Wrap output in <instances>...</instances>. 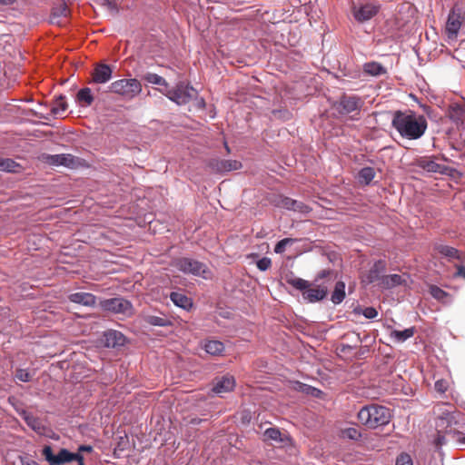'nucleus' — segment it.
Here are the masks:
<instances>
[{
    "label": "nucleus",
    "mask_w": 465,
    "mask_h": 465,
    "mask_svg": "<svg viewBox=\"0 0 465 465\" xmlns=\"http://www.w3.org/2000/svg\"><path fill=\"white\" fill-rule=\"evenodd\" d=\"M391 124L402 137L410 140L420 138L428 125L423 115H418L412 111H396Z\"/></svg>",
    "instance_id": "obj_1"
},
{
    "label": "nucleus",
    "mask_w": 465,
    "mask_h": 465,
    "mask_svg": "<svg viewBox=\"0 0 465 465\" xmlns=\"http://www.w3.org/2000/svg\"><path fill=\"white\" fill-rule=\"evenodd\" d=\"M391 417L390 409L378 404L366 405L358 412L359 421L371 429L388 424Z\"/></svg>",
    "instance_id": "obj_2"
},
{
    "label": "nucleus",
    "mask_w": 465,
    "mask_h": 465,
    "mask_svg": "<svg viewBox=\"0 0 465 465\" xmlns=\"http://www.w3.org/2000/svg\"><path fill=\"white\" fill-rule=\"evenodd\" d=\"M162 93L178 105H183L192 101L197 94V91L189 84L179 82L173 88Z\"/></svg>",
    "instance_id": "obj_3"
},
{
    "label": "nucleus",
    "mask_w": 465,
    "mask_h": 465,
    "mask_svg": "<svg viewBox=\"0 0 465 465\" xmlns=\"http://www.w3.org/2000/svg\"><path fill=\"white\" fill-rule=\"evenodd\" d=\"M172 265L183 273L201 276L204 279H207L210 274L204 263L187 257L173 260Z\"/></svg>",
    "instance_id": "obj_4"
},
{
    "label": "nucleus",
    "mask_w": 465,
    "mask_h": 465,
    "mask_svg": "<svg viewBox=\"0 0 465 465\" xmlns=\"http://www.w3.org/2000/svg\"><path fill=\"white\" fill-rule=\"evenodd\" d=\"M110 92L133 99L142 92V84L135 78L120 79L113 82L109 86Z\"/></svg>",
    "instance_id": "obj_5"
},
{
    "label": "nucleus",
    "mask_w": 465,
    "mask_h": 465,
    "mask_svg": "<svg viewBox=\"0 0 465 465\" xmlns=\"http://www.w3.org/2000/svg\"><path fill=\"white\" fill-rule=\"evenodd\" d=\"M99 306L106 312L131 315L133 313L132 303L124 298L115 297L100 301Z\"/></svg>",
    "instance_id": "obj_6"
},
{
    "label": "nucleus",
    "mask_w": 465,
    "mask_h": 465,
    "mask_svg": "<svg viewBox=\"0 0 465 465\" xmlns=\"http://www.w3.org/2000/svg\"><path fill=\"white\" fill-rule=\"evenodd\" d=\"M42 454L49 465H64L65 463L75 460L79 455V453L70 452L66 449H61L59 452L54 455L53 453L52 447L49 445L44 447Z\"/></svg>",
    "instance_id": "obj_7"
},
{
    "label": "nucleus",
    "mask_w": 465,
    "mask_h": 465,
    "mask_svg": "<svg viewBox=\"0 0 465 465\" xmlns=\"http://www.w3.org/2000/svg\"><path fill=\"white\" fill-rule=\"evenodd\" d=\"M465 21V16L460 8L454 6L447 19L446 23V32L448 37L450 39H456L459 34V31Z\"/></svg>",
    "instance_id": "obj_8"
},
{
    "label": "nucleus",
    "mask_w": 465,
    "mask_h": 465,
    "mask_svg": "<svg viewBox=\"0 0 465 465\" xmlns=\"http://www.w3.org/2000/svg\"><path fill=\"white\" fill-rule=\"evenodd\" d=\"M42 162L54 166H65L69 168H74L78 163V158L74 157L70 153H62V154H49L43 153L40 156Z\"/></svg>",
    "instance_id": "obj_9"
},
{
    "label": "nucleus",
    "mask_w": 465,
    "mask_h": 465,
    "mask_svg": "<svg viewBox=\"0 0 465 465\" xmlns=\"http://www.w3.org/2000/svg\"><path fill=\"white\" fill-rule=\"evenodd\" d=\"M361 100L356 96L342 95L335 107L341 114H360Z\"/></svg>",
    "instance_id": "obj_10"
},
{
    "label": "nucleus",
    "mask_w": 465,
    "mask_h": 465,
    "mask_svg": "<svg viewBox=\"0 0 465 465\" xmlns=\"http://www.w3.org/2000/svg\"><path fill=\"white\" fill-rule=\"evenodd\" d=\"M447 116L457 127L463 125L465 124V100L450 103L448 106Z\"/></svg>",
    "instance_id": "obj_11"
},
{
    "label": "nucleus",
    "mask_w": 465,
    "mask_h": 465,
    "mask_svg": "<svg viewBox=\"0 0 465 465\" xmlns=\"http://www.w3.org/2000/svg\"><path fill=\"white\" fill-rule=\"evenodd\" d=\"M416 165L426 172L447 174L450 168L435 162L433 157L423 156L416 160Z\"/></svg>",
    "instance_id": "obj_12"
},
{
    "label": "nucleus",
    "mask_w": 465,
    "mask_h": 465,
    "mask_svg": "<svg viewBox=\"0 0 465 465\" xmlns=\"http://www.w3.org/2000/svg\"><path fill=\"white\" fill-rule=\"evenodd\" d=\"M208 166L214 173H226L241 169L242 163L236 160L212 159L209 161Z\"/></svg>",
    "instance_id": "obj_13"
},
{
    "label": "nucleus",
    "mask_w": 465,
    "mask_h": 465,
    "mask_svg": "<svg viewBox=\"0 0 465 465\" xmlns=\"http://www.w3.org/2000/svg\"><path fill=\"white\" fill-rule=\"evenodd\" d=\"M386 270V262L379 260L374 262L373 266L361 276V282L371 284L377 281L381 282V273Z\"/></svg>",
    "instance_id": "obj_14"
},
{
    "label": "nucleus",
    "mask_w": 465,
    "mask_h": 465,
    "mask_svg": "<svg viewBox=\"0 0 465 465\" xmlns=\"http://www.w3.org/2000/svg\"><path fill=\"white\" fill-rule=\"evenodd\" d=\"M453 419H454L453 416L450 414H447L445 417L440 418V420L437 423V428L439 429L438 435L435 440V443L437 446L440 447V446L445 444V442H446L445 435H442L441 433H445V434L452 433L453 430L451 429V422H452Z\"/></svg>",
    "instance_id": "obj_15"
},
{
    "label": "nucleus",
    "mask_w": 465,
    "mask_h": 465,
    "mask_svg": "<svg viewBox=\"0 0 465 465\" xmlns=\"http://www.w3.org/2000/svg\"><path fill=\"white\" fill-rule=\"evenodd\" d=\"M126 338L125 336L119 331L116 330H108L104 332L103 335V342L104 346L109 348H116L121 347L125 344Z\"/></svg>",
    "instance_id": "obj_16"
},
{
    "label": "nucleus",
    "mask_w": 465,
    "mask_h": 465,
    "mask_svg": "<svg viewBox=\"0 0 465 465\" xmlns=\"http://www.w3.org/2000/svg\"><path fill=\"white\" fill-rule=\"evenodd\" d=\"M380 10V5L365 4L354 10V17L359 22H365L375 16Z\"/></svg>",
    "instance_id": "obj_17"
},
{
    "label": "nucleus",
    "mask_w": 465,
    "mask_h": 465,
    "mask_svg": "<svg viewBox=\"0 0 465 465\" xmlns=\"http://www.w3.org/2000/svg\"><path fill=\"white\" fill-rule=\"evenodd\" d=\"M112 68L108 64H98L92 73L93 81L96 84L107 83L112 77Z\"/></svg>",
    "instance_id": "obj_18"
},
{
    "label": "nucleus",
    "mask_w": 465,
    "mask_h": 465,
    "mask_svg": "<svg viewBox=\"0 0 465 465\" xmlns=\"http://www.w3.org/2000/svg\"><path fill=\"white\" fill-rule=\"evenodd\" d=\"M234 387H235V380H234L233 376L225 375L217 381V382L213 386V391L216 394H223V393L232 391L234 389Z\"/></svg>",
    "instance_id": "obj_19"
},
{
    "label": "nucleus",
    "mask_w": 465,
    "mask_h": 465,
    "mask_svg": "<svg viewBox=\"0 0 465 465\" xmlns=\"http://www.w3.org/2000/svg\"><path fill=\"white\" fill-rule=\"evenodd\" d=\"M70 302L82 304L84 306L93 307L96 303V297L90 292H74L68 296Z\"/></svg>",
    "instance_id": "obj_20"
},
{
    "label": "nucleus",
    "mask_w": 465,
    "mask_h": 465,
    "mask_svg": "<svg viewBox=\"0 0 465 465\" xmlns=\"http://www.w3.org/2000/svg\"><path fill=\"white\" fill-rule=\"evenodd\" d=\"M435 250L440 254L447 257L450 261L458 260L462 262L465 260V256L463 255V253H461L459 250H457L454 247L444 244H438L435 246Z\"/></svg>",
    "instance_id": "obj_21"
},
{
    "label": "nucleus",
    "mask_w": 465,
    "mask_h": 465,
    "mask_svg": "<svg viewBox=\"0 0 465 465\" xmlns=\"http://www.w3.org/2000/svg\"><path fill=\"white\" fill-rule=\"evenodd\" d=\"M406 284V279L400 274L383 275L381 278L380 285L384 289H391L396 286Z\"/></svg>",
    "instance_id": "obj_22"
},
{
    "label": "nucleus",
    "mask_w": 465,
    "mask_h": 465,
    "mask_svg": "<svg viewBox=\"0 0 465 465\" xmlns=\"http://www.w3.org/2000/svg\"><path fill=\"white\" fill-rule=\"evenodd\" d=\"M327 295V289L325 287L307 288L302 292V297L310 302H319L324 299Z\"/></svg>",
    "instance_id": "obj_23"
},
{
    "label": "nucleus",
    "mask_w": 465,
    "mask_h": 465,
    "mask_svg": "<svg viewBox=\"0 0 465 465\" xmlns=\"http://www.w3.org/2000/svg\"><path fill=\"white\" fill-rule=\"evenodd\" d=\"M171 301L178 307L189 310L193 307L192 300L183 292H173L170 294Z\"/></svg>",
    "instance_id": "obj_24"
},
{
    "label": "nucleus",
    "mask_w": 465,
    "mask_h": 465,
    "mask_svg": "<svg viewBox=\"0 0 465 465\" xmlns=\"http://www.w3.org/2000/svg\"><path fill=\"white\" fill-rule=\"evenodd\" d=\"M203 348L207 353L213 356L223 355L225 349L224 344L217 340L205 341Z\"/></svg>",
    "instance_id": "obj_25"
},
{
    "label": "nucleus",
    "mask_w": 465,
    "mask_h": 465,
    "mask_svg": "<svg viewBox=\"0 0 465 465\" xmlns=\"http://www.w3.org/2000/svg\"><path fill=\"white\" fill-rule=\"evenodd\" d=\"M363 70L366 74L372 76H379L386 74V68L377 62L366 63L363 66Z\"/></svg>",
    "instance_id": "obj_26"
},
{
    "label": "nucleus",
    "mask_w": 465,
    "mask_h": 465,
    "mask_svg": "<svg viewBox=\"0 0 465 465\" xmlns=\"http://www.w3.org/2000/svg\"><path fill=\"white\" fill-rule=\"evenodd\" d=\"M414 7L410 3H402L398 6V14H397V20L401 24V25H403L409 22L408 19L403 20V18L400 17L401 14H407L408 17H412L414 15Z\"/></svg>",
    "instance_id": "obj_27"
},
{
    "label": "nucleus",
    "mask_w": 465,
    "mask_h": 465,
    "mask_svg": "<svg viewBox=\"0 0 465 465\" xmlns=\"http://www.w3.org/2000/svg\"><path fill=\"white\" fill-rule=\"evenodd\" d=\"M67 103L64 95H59L54 102L51 114L54 116L63 114L67 110Z\"/></svg>",
    "instance_id": "obj_28"
},
{
    "label": "nucleus",
    "mask_w": 465,
    "mask_h": 465,
    "mask_svg": "<svg viewBox=\"0 0 465 465\" xmlns=\"http://www.w3.org/2000/svg\"><path fill=\"white\" fill-rule=\"evenodd\" d=\"M345 298V283L343 282H337L334 290L331 293V302L335 304L341 303Z\"/></svg>",
    "instance_id": "obj_29"
},
{
    "label": "nucleus",
    "mask_w": 465,
    "mask_h": 465,
    "mask_svg": "<svg viewBox=\"0 0 465 465\" xmlns=\"http://www.w3.org/2000/svg\"><path fill=\"white\" fill-rule=\"evenodd\" d=\"M414 327L405 329L403 331L394 330L391 336L398 342H403L414 335Z\"/></svg>",
    "instance_id": "obj_30"
},
{
    "label": "nucleus",
    "mask_w": 465,
    "mask_h": 465,
    "mask_svg": "<svg viewBox=\"0 0 465 465\" xmlns=\"http://www.w3.org/2000/svg\"><path fill=\"white\" fill-rule=\"evenodd\" d=\"M375 177V171L372 167H364L359 172V181L361 183L369 184Z\"/></svg>",
    "instance_id": "obj_31"
},
{
    "label": "nucleus",
    "mask_w": 465,
    "mask_h": 465,
    "mask_svg": "<svg viewBox=\"0 0 465 465\" xmlns=\"http://www.w3.org/2000/svg\"><path fill=\"white\" fill-rule=\"evenodd\" d=\"M143 79L149 84L162 85L164 87L168 86V83L166 82V80L154 73H146L145 74H143Z\"/></svg>",
    "instance_id": "obj_32"
},
{
    "label": "nucleus",
    "mask_w": 465,
    "mask_h": 465,
    "mask_svg": "<svg viewBox=\"0 0 465 465\" xmlns=\"http://www.w3.org/2000/svg\"><path fill=\"white\" fill-rule=\"evenodd\" d=\"M77 100L79 103H84L85 105H90L94 101L91 89L88 87L81 89L77 93Z\"/></svg>",
    "instance_id": "obj_33"
},
{
    "label": "nucleus",
    "mask_w": 465,
    "mask_h": 465,
    "mask_svg": "<svg viewBox=\"0 0 465 465\" xmlns=\"http://www.w3.org/2000/svg\"><path fill=\"white\" fill-rule=\"evenodd\" d=\"M266 440H271L279 443L283 442L282 433L277 428H269L264 431Z\"/></svg>",
    "instance_id": "obj_34"
},
{
    "label": "nucleus",
    "mask_w": 465,
    "mask_h": 465,
    "mask_svg": "<svg viewBox=\"0 0 465 465\" xmlns=\"http://www.w3.org/2000/svg\"><path fill=\"white\" fill-rule=\"evenodd\" d=\"M19 165L12 159H0V170L15 173Z\"/></svg>",
    "instance_id": "obj_35"
},
{
    "label": "nucleus",
    "mask_w": 465,
    "mask_h": 465,
    "mask_svg": "<svg viewBox=\"0 0 465 465\" xmlns=\"http://www.w3.org/2000/svg\"><path fill=\"white\" fill-rule=\"evenodd\" d=\"M289 284L302 292L310 286V283L302 278H292L287 281Z\"/></svg>",
    "instance_id": "obj_36"
},
{
    "label": "nucleus",
    "mask_w": 465,
    "mask_h": 465,
    "mask_svg": "<svg viewBox=\"0 0 465 465\" xmlns=\"http://www.w3.org/2000/svg\"><path fill=\"white\" fill-rule=\"evenodd\" d=\"M430 294L439 301H443L448 296L445 291L436 285L430 286Z\"/></svg>",
    "instance_id": "obj_37"
},
{
    "label": "nucleus",
    "mask_w": 465,
    "mask_h": 465,
    "mask_svg": "<svg viewBox=\"0 0 465 465\" xmlns=\"http://www.w3.org/2000/svg\"><path fill=\"white\" fill-rule=\"evenodd\" d=\"M395 465H413V460L410 454L401 452L397 458Z\"/></svg>",
    "instance_id": "obj_38"
},
{
    "label": "nucleus",
    "mask_w": 465,
    "mask_h": 465,
    "mask_svg": "<svg viewBox=\"0 0 465 465\" xmlns=\"http://www.w3.org/2000/svg\"><path fill=\"white\" fill-rule=\"evenodd\" d=\"M15 377L18 381H23V382L30 381L31 379H32L31 373L28 371L25 370V369H17L15 371Z\"/></svg>",
    "instance_id": "obj_39"
},
{
    "label": "nucleus",
    "mask_w": 465,
    "mask_h": 465,
    "mask_svg": "<svg viewBox=\"0 0 465 465\" xmlns=\"http://www.w3.org/2000/svg\"><path fill=\"white\" fill-rule=\"evenodd\" d=\"M298 385V390L302 391V392H305L307 394H312V396H318L319 393H321L322 391L318 389H315L313 387H311V386H308L306 384H302V383H297Z\"/></svg>",
    "instance_id": "obj_40"
},
{
    "label": "nucleus",
    "mask_w": 465,
    "mask_h": 465,
    "mask_svg": "<svg viewBox=\"0 0 465 465\" xmlns=\"http://www.w3.org/2000/svg\"><path fill=\"white\" fill-rule=\"evenodd\" d=\"M450 386L449 381L445 379H440L435 381L434 387L435 390L440 393H444L448 391Z\"/></svg>",
    "instance_id": "obj_41"
},
{
    "label": "nucleus",
    "mask_w": 465,
    "mask_h": 465,
    "mask_svg": "<svg viewBox=\"0 0 465 465\" xmlns=\"http://www.w3.org/2000/svg\"><path fill=\"white\" fill-rule=\"evenodd\" d=\"M293 239L292 238H284L277 242V244L274 247V252L276 253H282L285 251L286 246L292 242Z\"/></svg>",
    "instance_id": "obj_42"
},
{
    "label": "nucleus",
    "mask_w": 465,
    "mask_h": 465,
    "mask_svg": "<svg viewBox=\"0 0 465 465\" xmlns=\"http://www.w3.org/2000/svg\"><path fill=\"white\" fill-rule=\"evenodd\" d=\"M344 437L351 440H358L361 437V433L355 428H348L343 430Z\"/></svg>",
    "instance_id": "obj_43"
},
{
    "label": "nucleus",
    "mask_w": 465,
    "mask_h": 465,
    "mask_svg": "<svg viewBox=\"0 0 465 465\" xmlns=\"http://www.w3.org/2000/svg\"><path fill=\"white\" fill-rule=\"evenodd\" d=\"M293 204H295V200L291 199L289 197H282L281 198L280 202L278 203V205L280 207L292 210V207H293Z\"/></svg>",
    "instance_id": "obj_44"
},
{
    "label": "nucleus",
    "mask_w": 465,
    "mask_h": 465,
    "mask_svg": "<svg viewBox=\"0 0 465 465\" xmlns=\"http://www.w3.org/2000/svg\"><path fill=\"white\" fill-rule=\"evenodd\" d=\"M257 268L261 271L268 270L272 265V261L268 257H263L257 262Z\"/></svg>",
    "instance_id": "obj_45"
},
{
    "label": "nucleus",
    "mask_w": 465,
    "mask_h": 465,
    "mask_svg": "<svg viewBox=\"0 0 465 465\" xmlns=\"http://www.w3.org/2000/svg\"><path fill=\"white\" fill-rule=\"evenodd\" d=\"M25 421L34 430L38 431L41 429L40 422L33 416L25 417Z\"/></svg>",
    "instance_id": "obj_46"
},
{
    "label": "nucleus",
    "mask_w": 465,
    "mask_h": 465,
    "mask_svg": "<svg viewBox=\"0 0 465 465\" xmlns=\"http://www.w3.org/2000/svg\"><path fill=\"white\" fill-rule=\"evenodd\" d=\"M292 211H297V212H300V213H309L311 211L309 206H307L303 203L298 202L296 200H295V204H293V207H292Z\"/></svg>",
    "instance_id": "obj_47"
},
{
    "label": "nucleus",
    "mask_w": 465,
    "mask_h": 465,
    "mask_svg": "<svg viewBox=\"0 0 465 465\" xmlns=\"http://www.w3.org/2000/svg\"><path fill=\"white\" fill-rule=\"evenodd\" d=\"M362 314L367 319H373V318H375L378 315V312L373 307H366L363 310Z\"/></svg>",
    "instance_id": "obj_48"
},
{
    "label": "nucleus",
    "mask_w": 465,
    "mask_h": 465,
    "mask_svg": "<svg viewBox=\"0 0 465 465\" xmlns=\"http://www.w3.org/2000/svg\"><path fill=\"white\" fill-rule=\"evenodd\" d=\"M69 10L65 4L61 5L58 8L54 9V15L58 16H67Z\"/></svg>",
    "instance_id": "obj_49"
},
{
    "label": "nucleus",
    "mask_w": 465,
    "mask_h": 465,
    "mask_svg": "<svg viewBox=\"0 0 465 465\" xmlns=\"http://www.w3.org/2000/svg\"><path fill=\"white\" fill-rule=\"evenodd\" d=\"M104 5L112 14L117 13V6L114 0H104Z\"/></svg>",
    "instance_id": "obj_50"
},
{
    "label": "nucleus",
    "mask_w": 465,
    "mask_h": 465,
    "mask_svg": "<svg viewBox=\"0 0 465 465\" xmlns=\"http://www.w3.org/2000/svg\"><path fill=\"white\" fill-rule=\"evenodd\" d=\"M456 272L454 273V277H461L465 279V267L463 265H455Z\"/></svg>",
    "instance_id": "obj_51"
},
{
    "label": "nucleus",
    "mask_w": 465,
    "mask_h": 465,
    "mask_svg": "<svg viewBox=\"0 0 465 465\" xmlns=\"http://www.w3.org/2000/svg\"><path fill=\"white\" fill-rule=\"evenodd\" d=\"M93 447L90 445H81L78 448V453L81 454V452H92Z\"/></svg>",
    "instance_id": "obj_52"
},
{
    "label": "nucleus",
    "mask_w": 465,
    "mask_h": 465,
    "mask_svg": "<svg viewBox=\"0 0 465 465\" xmlns=\"http://www.w3.org/2000/svg\"><path fill=\"white\" fill-rule=\"evenodd\" d=\"M22 465H40L38 462L33 460H23Z\"/></svg>",
    "instance_id": "obj_53"
},
{
    "label": "nucleus",
    "mask_w": 465,
    "mask_h": 465,
    "mask_svg": "<svg viewBox=\"0 0 465 465\" xmlns=\"http://www.w3.org/2000/svg\"><path fill=\"white\" fill-rule=\"evenodd\" d=\"M15 0H0V5H9L15 3Z\"/></svg>",
    "instance_id": "obj_54"
},
{
    "label": "nucleus",
    "mask_w": 465,
    "mask_h": 465,
    "mask_svg": "<svg viewBox=\"0 0 465 465\" xmlns=\"http://www.w3.org/2000/svg\"><path fill=\"white\" fill-rule=\"evenodd\" d=\"M75 461L78 462V465H84V457L79 453L78 458L75 459Z\"/></svg>",
    "instance_id": "obj_55"
},
{
    "label": "nucleus",
    "mask_w": 465,
    "mask_h": 465,
    "mask_svg": "<svg viewBox=\"0 0 465 465\" xmlns=\"http://www.w3.org/2000/svg\"><path fill=\"white\" fill-rule=\"evenodd\" d=\"M329 273H330V272H329V271H322V272H321V274H320V277H321V278H323V277H325L326 275H328Z\"/></svg>",
    "instance_id": "obj_56"
},
{
    "label": "nucleus",
    "mask_w": 465,
    "mask_h": 465,
    "mask_svg": "<svg viewBox=\"0 0 465 465\" xmlns=\"http://www.w3.org/2000/svg\"><path fill=\"white\" fill-rule=\"evenodd\" d=\"M199 422H201V420H199V419H193L191 420V423H193V424H198Z\"/></svg>",
    "instance_id": "obj_57"
},
{
    "label": "nucleus",
    "mask_w": 465,
    "mask_h": 465,
    "mask_svg": "<svg viewBox=\"0 0 465 465\" xmlns=\"http://www.w3.org/2000/svg\"><path fill=\"white\" fill-rule=\"evenodd\" d=\"M225 148H226L227 152H230V149L226 143H225Z\"/></svg>",
    "instance_id": "obj_58"
}]
</instances>
